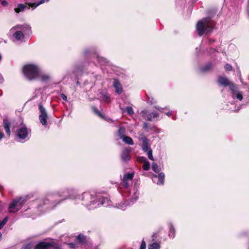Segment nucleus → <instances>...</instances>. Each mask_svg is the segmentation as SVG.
Masks as SVG:
<instances>
[{"label":"nucleus","mask_w":249,"mask_h":249,"mask_svg":"<svg viewBox=\"0 0 249 249\" xmlns=\"http://www.w3.org/2000/svg\"><path fill=\"white\" fill-rule=\"evenodd\" d=\"M32 4H35V2H25V4H18V7L15 8L14 10L17 13H19L20 12L24 11L25 9H29L31 8L30 5Z\"/></svg>","instance_id":"9"},{"label":"nucleus","mask_w":249,"mask_h":249,"mask_svg":"<svg viewBox=\"0 0 249 249\" xmlns=\"http://www.w3.org/2000/svg\"><path fill=\"white\" fill-rule=\"evenodd\" d=\"M60 96L62 98V99L65 101H67V96L64 94V93H61L60 94Z\"/></svg>","instance_id":"40"},{"label":"nucleus","mask_w":249,"mask_h":249,"mask_svg":"<svg viewBox=\"0 0 249 249\" xmlns=\"http://www.w3.org/2000/svg\"><path fill=\"white\" fill-rule=\"evenodd\" d=\"M69 247L71 249H75L76 247L75 244L73 243H70L68 244Z\"/></svg>","instance_id":"38"},{"label":"nucleus","mask_w":249,"mask_h":249,"mask_svg":"<svg viewBox=\"0 0 249 249\" xmlns=\"http://www.w3.org/2000/svg\"><path fill=\"white\" fill-rule=\"evenodd\" d=\"M51 243L53 244V246H52V247L53 248V249H61V247L58 245L57 243L54 241H51Z\"/></svg>","instance_id":"33"},{"label":"nucleus","mask_w":249,"mask_h":249,"mask_svg":"<svg viewBox=\"0 0 249 249\" xmlns=\"http://www.w3.org/2000/svg\"><path fill=\"white\" fill-rule=\"evenodd\" d=\"M38 109L40 113L39 115V121L42 125H46L47 123V119L48 118L47 111L41 104H39Z\"/></svg>","instance_id":"6"},{"label":"nucleus","mask_w":249,"mask_h":249,"mask_svg":"<svg viewBox=\"0 0 249 249\" xmlns=\"http://www.w3.org/2000/svg\"><path fill=\"white\" fill-rule=\"evenodd\" d=\"M50 79V77L49 75L44 74L41 76V80L42 82H46Z\"/></svg>","instance_id":"28"},{"label":"nucleus","mask_w":249,"mask_h":249,"mask_svg":"<svg viewBox=\"0 0 249 249\" xmlns=\"http://www.w3.org/2000/svg\"><path fill=\"white\" fill-rule=\"evenodd\" d=\"M4 227V226H3L1 223L0 222V230L1 229H2L3 227Z\"/></svg>","instance_id":"46"},{"label":"nucleus","mask_w":249,"mask_h":249,"mask_svg":"<svg viewBox=\"0 0 249 249\" xmlns=\"http://www.w3.org/2000/svg\"><path fill=\"white\" fill-rule=\"evenodd\" d=\"M28 198V196H25L13 199L9 206V212L15 213L18 211Z\"/></svg>","instance_id":"3"},{"label":"nucleus","mask_w":249,"mask_h":249,"mask_svg":"<svg viewBox=\"0 0 249 249\" xmlns=\"http://www.w3.org/2000/svg\"><path fill=\"white\" fill-rule=\"evenodd\" d=\"M22 25H17V26H14L13 27L12 29H21Z\"/></svg>","instance_id":"41"},{"label":"nucleus","mask_w":249,"mask_h":249,"mask_svg":"<svg viewBox=\"0 0 249 249\" xmlns=\"http://www.w3.org/2000/svg\"><path fill=\"white\" fill-rule=\"evenodd\" d=\"M32 245L31 243L25 245L22 247V249H31Z\"/></svg>","instance_id":"36"},{"label":"nucleus","mask_w":249,"mask_h":249,"mask_svg":"<svg viewBox=\"0 0 249 249\" xmlns=\"http://www.w3.org/2000/svg\"><path fill=\"white\" fill-rule=\"evenodd\" d=\"M4 137V134L3 132H0V141Z\"/></svg>","instance_id":"43"},{"label":"nucleus","mask_w":249,"mask_h":249,"mask_svg":"<svg viewBox=\"0 0 249 249\" xmlns=\"http://www.w3.org/2000/svg\"><path fill=\"white\" fill-rule=\"evenodd\" d=\"M90 195L89 194V193H84L83 194V198H82V199L84 200V198L85 197H86L87 198V197H90Z\"/></svg>","instance_id":"39"},{"label":"nucleus","mask_w":249,"mask_h":249,"mask_svg":"<svg viewBox=\"0 0 249 249\" xmlns=\"http://www.w3.org/2000/svg\"><path fill=\"white\" fill-rule=\"evenodd\" d=\"M61 196L59 194H54V195H49L47 196V199L51 201H53V203H56V204L59 203L61 201H62L63 199H59L58 200H55L53 201L54 198L56 197H60Z\"/></svg>","instance_id":"14"},{"label":"nucleus","mask_w":249,"mask_h":249,"mask_svg":"<svg viewBox=\"0 0 249 249\" xmlns=\"http://www.w3.org/2000/svg\"><path fill=\"white\" fill-rule=\"evenodd\" d=\"M225 69L227 71H231L232 70V67L231 64L227 63L225 66Z\"/></svg>","instance_id":"34"},{"label":"nucleus","mask_w":249,"mask_h":249,"mask_svg":"<svg viewBox=\"0 0 249 249\" xmlns=\"http://www.w3.org/2000/svg\"><path fill=\"white\" fill-rule=\"evenodd\" d=\"M113 86L116 89V91L118 94H120L122 92V87L119 80L114 79L113 81Z\"/></svg>","instance_id":"15"},{"label":"nucleus","mask_w":249,"mask_h":249,"mask_svg":"<svg viewBox=\"0 0 249 249\" xmlns=\"http://www.w3.org/2000/svg\"><path fill=\"white\" fill-rule=\"evenodd\" d=\"M22 71L25 78L29 81L36 80L40 76V69L35 64L25 65L22 68Z\"/></svg>","instance_id":"2"},{"label":"nucleus","mask_w":249,"mask_h":249,"mask_svg":"<svg viewBox=\"0 0 249 249\" xmlns=\"http://www.w3.org/2000/svg\"><path fill=\"white\" fill-rule=\"evenodd\" d=\"M236 95V97L237 99H238L240 101L242 100V99H243V95H242V94L241 92H239H239H237V90H236L234 95ZM232 95L234 96V95Z\"/></svg>","instance_id":"29"},{"label":"nucleus","mask_w":249,"mask_h":249,"mask_svg":"<svg viewBox=\"0 0 249 249\" xmlns=\"http://www.w3.org/2000/svg\"><path fill=\"white\" fill-rule=\"evenodd\" d=\"M152 169L155 173H159L160 171L159 166L155 162L152 163Z\"/></svg>","instance_id":"25"},{"label":"nucleus","mask_w":249,"mask_h":249,"mask_svg":"<svg viewBox=\"0 0 249 249\" xmlns=\"http://www.w3.org/2000/svg\"><path fill=\"white\" fill-rule=\"evenodd\" d=\"M131 148L130 147H126L124 148L121 155V158L124 162H128L131 159L130 153Z\"/></svg>","instance_id":"7"},{"label":"nucleus","mask_w":249,"mask_h":249,"mask_svg":"<svg viewBox=\"0 0 249 249\" xmlns=\"http://www.w3.org/2000/svg\"><path fill=\"white\" fill-rule=\"evenodd\" d=\"M160 246V245L156 242L150 244L148 246V249H159Z\"/></svg>","instance_id":"23"},{"label":"nucleus","mask_w":249,"mask_h":249,"mask_svg":"<svg viewBox=\"0 0 249 249\" xmlns=\"http://www.w3.org/2000/svg\"><path fill=\"white\" fill-rule=\"evenodd\" d=\"M158 117V114L157 113L154 112L149 113L147 116L148 120L150 121H152L153 119L157 118Z\"/></svg>","instance_id":"20"},{"label":"nucleus","mask_w":249,"mask_h":249,"mask_svg":"<svg viewBox=\"0 0 249 249\" xmlns=\"http://www.w3.org/2000/svg\"><path fill=\"white\" fill-rule=\"evenodd\" d=\"M1 189H3V187H0V189H1Z\"/></svg>","instance_id":"51"},{"label":"nucleus","mask_w":249,"mask_h":249,"mask_svg":"<svg viewBox=\"0 0 249 249\" xmlns=\"http://www.w3.org/2000/svg\"><path fill=\"white\" fill-rule=\"evenodd\" d=\"M147 155L148 157V158L152 160H154V158L153 157L152 155V150L151 148H149V150L148 151Z\"/></svg>","instance_id":"31"},{"label":"nucleus","mask_w":249,"mask_h":249,"mask_svg":"<svg viewBox=\"0 0 249 249\" xmlns=\"http://www.w3.org/2000/svg\"><path fill=\"white\" fill-rule=\"evenodd\" d=\"M76 240H77L78 244L80 245H85L88 242L87 236L82 233L79 234L76 236Z\"/></svg>","instance_id":"11"},{"label":"nucleus","mask_w":249,"mask_h":249,"mask_svg":"<svg viewBox=\"0 0 249 249\" xmlns=\"http://www.w3.org/2000/svg\"><path fill=\"white\" fill-rule=\"evenodd\" d=\"M165 175L162 172H161L159 174L158 178H159V182L160 184H163L164 182Z\"/></svg>","instance_id":"24"},{"label":"nucleus","mask_w":249,"mask_h":249,"mask_svg":"<svg viewBox=\"0 0 249 249\" xmlns=\"http://www.w3.org/2000/svg\"><path fill=\"white\" fill-rule=\"evenodd\" d=\"M20 31H22L23 33L25 32L26 31H31V27L27 25H22Z\"/></svg>","instance_id":"26"},{"label":"nucleus","mask_w":249,"mask_h":249,"mask_svg":"<svg viewBox=\"0 0 249 249\" xmlns=\"http://www.w3.org/2000/svg\"><path fill=\"white\" fill-rule=\"evenodd\" d=\"M125 129L123 126H120L118 131L117 135L120 139H122L124 137H125Z\"/></svg>","instance_id":"17"},{"label":"nucleus","mask_w":249,"mask_h":249,"mask_svg":"<svg viewBox=\"0 0 249 249\" xmlns=\"http://www.w3.org/2000/svg\"><path fill=\"white\" fill-rule=\"evenodd\" d=\"M150 148L148 147V143L146 139L143 141L142 142V149L144 152H147L149 150Z\"/></svg>","instance_id":"22"},{"label":"nucleus","mask_w":249,"mask_h":249,"mask_svg":"<svg viewBox=\"0 0 249 249\" xmlns=\"http://www.w3.org/2000/svg\"><path fill=\"white\" fill-rule=\"evenodd\" d=\"M122 140L123 142L128 144L133 145L134 144L133 140L129 136H125L122 139Z\"/></svg>","instance_id":"19"},{"label":"nucleus","mask_w":249,"mask_h":249,"mask_svg":"<svg viewBox=\"0 0 249 249\" xmlns=\"http://www.w3.org/2000/svg\"><path fill=\"white\" fill-rule=\"evenodd\" d=\"M7 220H8V217H5L4 218V219L1 221H0V222L1 223V224L3 226H4L6 224Z\"/></svg>","instance_id":"37"},{"label":"nucleus","mask_w":249,"mask_h":249,"mask_svg":"<svg viewBox=\"0 0 249 249\" xmlns=\"http://www.w3.org/2000/svg\"><path fill=\"white\" fill-rule=\"evenodd\" d=\"M1 55L0 54V61L1 60Z\"/></svg>","instance_id":"50"},{"label":"nucleus","mask_w":249,"mask_h":249,"mask_svg":"<svg viewBox=\"0 0 249 249\" xmlns=\"http://www.w3.org/2000/svg\"><path fill=\"white\" fill-rule=\"evenodd\" d=\"M125 110L128 113V114L131 115L134 114L133 109L131 107H127L125 108Z\"/></svg>","instance_id":"30"},{"label":"nucleus","mask_w":249,"mask_h":249,"mask_svg":"<svg viewBox=\"0 0 249 249\" xmlns=\"http://www.w3.org/2000/svg\"><path fill=\"white\" fill-rule=\"evenodd\" d=\"M173 231V233L174 234L175 232V230L174 229H170V232Z\"/></svg>","instance_id":"47"},{"label":"nucleus","mask_w":249,"mask_h":249,"mask_svg":"<svg viewBox=\"0 0 249 249\" xmlns=\"http://www.w3.org/2000/svg\"><path fill=\"white\" fill-rule=\"evenodd\" d=\"M137 161L139 162H146L147 161L146 158L144 157H138L137 158Z\"/></svg>","instance_id":"32"},{"label":"nucleus","mask_w":249,"mask_h":249,"mask_svg":"<svg viewBox=\"0 0 249 249\" xmlns=\"http://www.w3.org/2000/svg\"><path fill=\"white\" fill-rule=\"evenodd\" d=\"M150 168V165L149 162L147 161L144 162L142 166L143 169L145 171H148L149 170Z\"/></svg>","instance_id":"27"},{"label":"nucleus","mask_w":249,"mask_h":249,"mask_svg":"<svg viewBox=\"0 0 249 249\" xmlns=\"http://www.w3.org/2000/svg\"><path fill=\"white\" fill-rule=\"evenodd\" d=\"M147 127V124L145 123H144L143 128H146Z\"/></svg>","instance_id":"45"},{"label":"nucleus","mask_w":249,"mask_h":249,"mask_svg":"<svg viewBox=\"0 0 249 249\" xmlns=\"http://www.w3.org/2000/svg\"><path fill=\"white\" fill-rule=\"evenodd\" d=\"M1 235H2V234H1V232H0V238H1Z\"/></svg>","instance_id":"49"},{"label":"nucleus","mask_w":249,"mask_h":249,"mask_svg":"<svg viewBox=\"0 0 249 249\" xmlns=\"http://www.w3.org/2000/svg\"><path fill=\"white\" fill-rule=\"evenodd\" d=\"M48 0H40L39 1L37 2H35V4H31L30 6H31L32 9L34 10L39 5L44 3L45 1L47 2L48 1Z\"/></svg>","instance_id":"21"},{"label":"nucleus","mask_w":249,"mask_h":249,"mask_svg":"<svg viewBox=\"0 0 249 249\" xmlns=\"http://www.w3.org/2000/svg\"><path fill=\"white\" fill-rule=\"evenodd\" d=\"M91 109L93 112L97 116L100 117L101 118L103 119L104 120L106 121H109L110 119L104 115V114L101 113L98 108L95 106H92L91 107Z\"/></svg>","instance_id":"12"},{"label":"nucleus","mask_w":249,"mask_h":249,"mask_svg":"<svg viewBox=\"0 0 249 249\" xmlns=\"http://www.w3.org/2000/svg\"><path fill=\"white\" fill-rule=\"evenodd\" d=\"M140 249H146V243L144 240L142 241Z\"/></svg>","instance_id":"35"},{"label":"nucleus","mask_w":249,"mask_h":249,"mask_svg":"<svg viewBox=\"0 0 249 249\" xmlns=\"http://www.w3.org/2000/svg\"><path fill=\"white\" fill-rule=\"evenodd\" d=\"M14 37L18 40H21L24 38V35L22 31H16L13 35Z\"/></svg>","instance_id":"18"},{"label":"nucleus","mask_w":249,"mask_h":249,"mask_svg":"<svg viewBox=\"0 0 249 249\" xmlns=\"http://www.w3.org/2000/svg\"><path fill=\"white\" fill-rule=\"evenodd\" d=\"M53 246V244L51 243V242L41 241L34 247V249H49Z\"/></svg>","instance_id":"10"},{"label":"nucleus","mask_w":249,"mask_h":249,"mask_svg":"<svg viewBox=\"0 0 249 249\" xmlns=\"http://www.w3.org/2000/svg\"><path fill=\"white\" fill-rule=\"evenodd\" d=\"M134 173H128L124 175L122 179V185L124 188H128L129 186L128 181H132L134 177Z\"/></svg>","instance_id":"8"},{"label":"nucleus","mask_w":249,"mask_h":249,"mask_svg":"<svg viewBox=\"0 0 249 249\" xmlns=\"http://www.w3.org/2000/svg\"><path fill=\"white\" fill-rule=\"evenodd\" d=\"M217 83L219 85L223 86L224 87L229 86L232 94L234 95L235 94L236 91V86L234 84L231 83L227 77L219 76L217 79Z\"/></svg>","instance_id":"4"},{"label":"nucleus","mask_w":249,"mask_h":249,"mask_svg":"<svg viewBox=\"0 0 249 249\" xmlns=\"http://www.w3.org/2000/svg\"><path fill=\"white\" fill-rule=\"evenodd\" d=\"M30 132L31 129L25 126H22L17 129L16 136L19 140H24L28 137Z\"/></svg>","instance_id":"5"},{"label":"nucleus","mask_w":249,"mask_h":249,"mask_svg":"<svg viewBox=\"0 0 249 249\" xmlns=\"http://www.w3.org/2000/svg\"><path fill=\"white\" fill-rule=\"evenodd\" d=\"M3 127L4 128V129L5 130L6 134L8 136H10V134H11V131H10V126H11V123L6 119H3Z\"/></svg>","instance_id":"13"},{"label":"nucleus","mask_w":249,"mask_h":249,"mask_svg":"<svg viewBox=\"0 0 249 249\" xmlns=\"http://www.w3.org/2000/svg\"><path fill=\"white\" fill-rule=\"evenodd\" d=\"M213 68V64L211 63H207L204 67L200 68L201 71L203 72H208L211 70Z\"/></svg>","instance_id":"16"},{"label":"nucleus","mask_w":249,"mask_h":249,"mask_svg":"<svg viewBox=\"0 0 249 249\" xmlns=\"http://www.w3.org/2000/svg\"><path fill=\"white\" fill-rule=\"evenodd\" d=\"M1 4L3 6H6L8 5V2L6 0H3L2 2H1Z\"/></svg>","instance_id":"42"},{"label":"nucleus","mask_w":249,"mask_h":249,"mask_svg":"<svg viewBox=\"0 0 249 249\" xmlns=\"http://www.w3.org/2000/svg\"><path fill=\"white\" fill-rule=\"evenodd\" d=\"M215 25V22L210 17L204 18L199 20L196 25L199 36L211 32Z\"/></svg>","instance_id":"1"},{"label":"nucleus","mask_w":249,"mask_h":249,"mask_svg":"<svg viewBox=\"0 0 249 249\" xmlns=\"http://www.w3.org/2000/svg\"><path fill=\"white\" fill-rule=\"evenodd\" d=\"M172 112L171 111H168L167 113H166V115L168 116H170L172 115Z\"/></svg>","instance_id":"44"},{"label":"nucleus","mask_w":249,"mask_h":249,"mask_svg":"<svg viewBox=\"0 0 249 249\" xmlns=\"http://www.w3.org/2000/svg\"><path fill=\"white\" fill-rule=\"evenodd\" d=\"M102 199H103V200L102 202V204H104L105 199L104 198H103Z\"/></svg>","instance_id":"48"}]
</instances>
